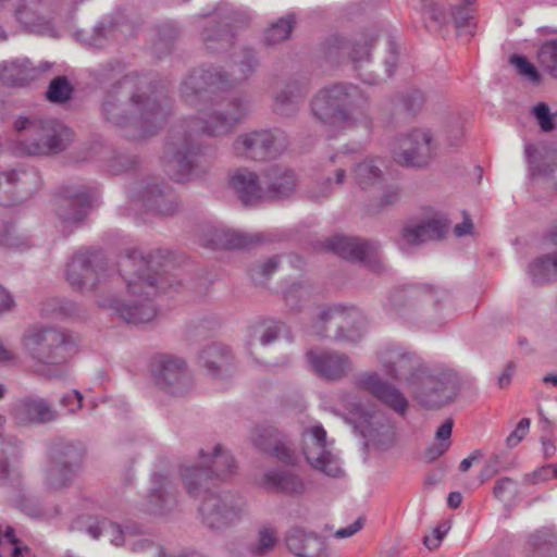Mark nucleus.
<instances>
[{
    "label": "nucleus",
    "mask_w": 557,
    "mask_h": 557,
    "mask_svg": "<svg viewBox=\"0 0 557 557\" xmlns=\"http://www.w3.org/2000/svg\"><path fill=\"white\" fill-rule=\"evenodd\" d=\"M257 66L255 52L245 48L240 59L234 62L231 73L214 66L196 69L189 73L181 85V96L190 106H203L198 115L189 121L193 132L207 136L226 135L247 117L249 104L245 98L220 99V92L247 79Z\"/></svg>",
    "instance_id": "obj_1"
},
{
    "label": "nucleus",
    "mask_w": 557,
    "mask_h": 557,
    "mask_svg": "<svg viewBox=\"0 0 557 557\" xmlns=\"http://www.w3.org/2000/svg\"><path fill=\"white\" fill-rule=\"evenodd\" d=\"M170 100L143 75L128 74L113 83L103 94L102 120L131 139L154 135L165 123Z\"/></svg>",
    "instance_id": "obj_2"
},
{
    "label": "nucleus",
    "mask_w": 557,
    "mask_h": 557,
    "mask_svg": "<svg viewBox=\"0 0 557 557\" xmlns=\"http://www.w3.org/2000/svg\"><path fill=\"white\" fill-rule=\"evenodd\" d=\"M164 267L165 258L160 251L156 256L149 253L146 257L135 248L127 249L119 261V271L125 280L129 296H144V300L134 299L123 302L120 299H113L110 307L129 324L151 321L157 314L151 298L169 286L168 280L157 271V268Z\"/></svg>",
    "instance_id": "obj_3"
},
{
    "label": "nucleus",
    "mask_w": 557,
    "mask_h": 557,
    "mask_svg": "<svg viewBox=\"0 0 557 557\" xmlns=\"http://www.w3.org/2000/svg\"><path fill=\"white\" fill-rule=\"evenodd\" d=\"M311 111L319 121L329 126H371L368 97L350 83H336L321 89L311 101Z\"/></svg>",
    "instance_id": "obj_4"
},
{
    "label": "nucleus",
    "mask_w": 557,
    "mask_h": 557,
    "mask_svg": "<svg viewBox=\"0 0 557 557\" xmlns=\"http://www.w3.org/2000/svg\"><path fill=\"white\" fill-rule=\"evenodd\" d=\"M391 300L397 314L407 321L441 323L449 295L441 287L412 284L395 290Z\"/></svg>",
    "instance_id": "obj_5"
},
{
    "label": "nucleus",
    "mask_w": 557,
    "mask_h": 557,
    "mask_svg": "<svg viewBox=\"0 0 557 557\" xmlns=\"http://www.w3.org/2000/svg\"><path fill=\"white\" fill-rule=\"evenodd\" d=\"M86 456L85 447L66 438H54L48 448V467L42 476V484L50 493L69 488L83 467Z\"/></svg>",
    "instance_id": "obj_6"
},
{
    "label": "nucleus",
    "mask_w": 557,
    "mask_h": 557,
    "mask_svg": "<svg viewBox=\"0 0 557 557\" xmlns=\"http://www.w3.org/2000/svg\"><path fill=\"white\" fill-rule=\"evenodd\" d=\"M15 128L18 132V150L29 156L58 153L72 139L71 131L54 120L20 119Z\"/></svg>",
    "instance_id": "obj_7"
},
{
    "label": "nucleus",
    "mask_w": 557,
    "mask_h": 557,
    "mask_svg": "<svg viewBox=\"0 0 557 557\" xmlns=\"http://www.w3.org/2000/svg\"><path fill=\"white\" fill-rule=\"evenodd\" d=\"M200 466H183L181 475L183 483L193 497L206 492L214 480H225L235 472L236 465L233 456L216 444L212 453L199 450Z\"/></svg>",
    "instance_id": "obj_8"
},
{
    "label": "nucleus",
    "mask_w": 557,
    "mask_h": 557,
    "mask_svg": "<svg viewBox=\"0 0 557 557\" xmlns=\"http://www.w3.org/2000/svg\"><path fill=\"white\" fill-rule=\"evenodd\" d=\"M23 343L29 355L44 364H63L76 351L73 336L52 326L29 329Z\"/></svg>",
    "instance_id": "obj_9"
},
{
    "label": "nucleus",
    "mask_w": 557,
    "mask_h": 557,
    "mask_svg": "<svg viewBox=\"0 0 557 557\" xmlns=\"http://www.w3.org/2000/svg\"><path fill=\"white\" fill-rule=\"evenodd\" d=\"M199 513L202 523L215 531H224L238 524L245 515L246 503L232 492L211 493L206 491Z\"/></svg>",
    "instance_id": "obj_10"
},
{
    "label": "nucleus",
    "mask_w": 557,
    "mask_h": 557,
    "mask_svg": "<svg viewBox=\"0 0 557 557\" xmlns=\"http://www.w3.org/2000/svg\"><path fill=\"white\" fill-rule=\"evenodd\" d=\"M166 174L176 182H185L193 175L199 156L193 133L183 125L171 129L165 145Z\"/></svg>",
    "instance_id": "obj_11"
},
{
    "label": "nucleus",
    "mask_w": 557,
    "mask_h": 557,
    "mask_svg": "<svg viewBox=\"0 0 557 557\" xmlns=\"http://www.w3.org/2000/svg\"><path fill=\"white\" fill-rule=\"evenodd\" d=\"M376 40L373 33H361L351 37L332 35L323 45V52L331 63H343L349 60L356 72L362 70L371 61V49Z\"/></svg>",
    "instance_id": "obj_12"
},
{
    "label": "nucleus",
    "mask_w": 557,
    "mask_h": 557,
    "mask_svg": "<svg viewBox=\"0 0 557 557\" xmlns=\"http://www.w3.org/2000/svg\"><path fill=\"white\" fill-rule=\"evenodd\" d=\"M199 16L210 17V26L201 32V40L205 48L211 52L228 50L234 45V29L247 20L245 14L228 4H220L212 13Z\"/></svg>",
    "instance_id": "obj_13"
},
{
    "label": "nucleus",
    "mask_w": 557,
    "mask_h": 557,
    "mask_svg": "<svg viewBox=\"0 0 557 557\" xmlns=\"http://www.w3.org/2000/svg\"><path fill=\"white\" fill-rule=\"evenodd\" d=\"M459 391V379L454 371L436 374L422 373L412 387L416 399L428 409L441 408L453 400Z\"/></svg>",
    "instance_id": "obj_14"
},
{
    "label": "nucleus",
    "mask_w": 557,
    "mask_h": 557,
    "mask_svg": "<svg viewBox=\"0 0 557 557\" xmlns=\"http://www.w3.org/2000/svg\"><path fill=\"white\" fill-rule=\"evenodd\" d=\"M151 373L156 385L171 396H184L193 387V379L186 361L172 355L153 359Z\"/></svg>",
    "instance_id": "obj_15"
},
{
    "label": "nucleus",
    "mask_w": 557,
    "mask_h": 557,
    "mask_svg": "<svg viewBox=\"0 0 557 557\" xmlns=\"http://www.w3.org/2000/svg\"><path fill=\"white\" fill-rule=\"evenodd\" d=\"M285 144L286 138L283 132L260 129L239 135L233 146L238 156L265 161L278 156Z\"/></svg>",
    "instance_id": "obj_16"
},
{
    "label": "nucleus",
    "mask_w": 557,
    "mask_h": 557,
    "mask_svg": "<svg viewBox=\"0 0 557 557\" xmlns=\"http://www.w3.org/2000/svg\"><path fill=\"white\" fill-rule=\"evenodd\" d=\"M107 269L103 255L99 251L79 250L67 263L66 280L76 290L84 287H95Z\"/></svg>",
    "instance_id": "obj_17"
},
{
    "label": "nucleus",
    "mask_w": 557,
    "mask_h": 557,
    "mask_svg": "<svg viewBox=\"0 0 557 557\" xmlns=\"http://www.w3.org/2000/svg\"><path fill=\"white\" fill-rule=\"evenodd\" d=\"M41 186V176L33 168L0 172V205L14 206L32 196Z\"/></svg>",
    "instance_id": "obj_18"
},
{
    "label": "nucleus",
    "mask_w": 557,
    "mask_h": 557,
    "mask_svg": "<svg viewBox=\"0 0 557 557\" xmlns=\"http://www.w3.org/2000/svg\"><path fill=\"white\" fill-rule=\"evenodd\" d=\"M351 312L342 306H333L320 312L314 322V332L320 337L334 338L337 342L357 343L362 334L359 329L351 327Z\"/></svg>",
    "instance_id": "obj_19"
},
{
    "label": "nucleus",
    "mask_w": 557,
    "mask_h": 557,
    "mask_svg": "<svg viewBox=\"0 0 557 557\" xmlns=\"http://www.w3.org/2000/svg\"><path fill=\"white\" fill-rule=\"evenodd\" d=\"M302 453L312 468L329 476L342 473L337 458L326 449V432L321 425L307 429L302 434Z\"/></svg>",
    "instance_id": "obj_20"
},
{
    "label": "nucleus",
    "mask_w": 557,
    "mask_h": 557,
    "mask_svg": "<svg viewBox=\"0 0 557 557\" xmlns=\"http://www.w3.org/2000/svg\"><path fill=\"white\" fill-rule=\"evenodd\" d=\"M379 356L385 374L396 381H404L411 388L424 372L419 357L399 347H387Z\"/></svg>",
    "instance_id": "obj_21"
},
{
    "label": "nucleus",
    "mask_w": 557,
    "mask_h": 557,
    "mask_svg": "<svg viewBox=\"0 0 557 557\" xmlns=\"http://www.w3.org/2000/svg\"><path fill=\"white\" fill-rule=\"evenodd\" d=\"M436 147L434 137L429 129L414 128L403 139L400 151L395 159L405 166L422 168L434 158Z\"/></svg>",
    "instance_id": "obj_22"
},
{
    "label": "nucleus",
    "mask_w": 557,
    "mask_h": 557,
    "mask_svg": "<svg viewBox=\"0 0 557 557\" xmlns=\"http://www.w3.org/2000/svg\"><path fill=\"white\" fill-rule=\"evenodd\" d=\"M252 445L287 466L297 463V456L287 436L272 424H258L250 434Z\"/></svg>",
    "instance_id": "obj_23"
},
{
    "label": "nucleus",
    "mask_w": 557,
    "mask_h": 557,
    "mask_svg": "<svg viewBox=\"0 0 557 557\" xmlns=\"http://www.w3.org/2000/svg\"><path fill=\"white\" fill-rule=\"evenodd\" d=\"M89 208L90 197L83 189L65 187L54 198V210L64 227L81 223Z\"/></svg>",
    "instance_id": "obj_24"
},
{
    "label": "nucleus",
    "mask_w": 557,
    "mask_h": 557,
    "mask_svg": "<svg viewBox=\"0 0 557 557\" xmlns=\"http://www.w3.org/2000/svg\"><path fill=\"white\" fill-rule=\"evenodd\" d=\"M357 386L369 392L376 399L399 414H405L408 409V400L394 385L383 381L377 373H363L358 376Z\"/></svg>",
    "instance_id": "obj_25"
},
{
    "label": "nucleus",
    "mask_w": 557,
    "mask_h": 557,
    "mask_svg": "<svg viewBox=\"0 0 557 557\" xmlns=\"http://www.w3.org/2000/svg\"><path fill=\"white\" fill-rule=\"evenodd\" d=\"M83 0H22L16 10V20L25 27L41 25L52 13L63 7H72Z\"/></svg>",
    "instance_id": "obj_26"
},
{
    "label": "nucleus",
    "mask_w": 557,
    "mask_h": 557,
    "mask_svg": "<svg viewBox=\"0 0 557 557\" xmlns=\"http://www.w3.org/2000/svg\"><path fill=\"white\" fill-rule=\"evenodd\" d=\"M307 358L314 373L329 381H338L351 370L349 358L335 351L309 350Z\"/></svg>",
    "instance_id": "obj_27"
},
{
    "label": "nucleus",
    "mask_w": 557,
    "mask_h": 557,
    "mask_svg": "<svg viewBox=\"0 0 557 557\" xmlns=\"http://www.w3.org/2000/svg\"><path fill=\"white\" fill-rule=\"evenodd\" d=\"M326 248L341 258L354 262H370L375 260L379 251V245L376 243L347 236H334L327 239Z\"/></svg>",
    "instance_id": "obj_28"
},
{
    "label": "nucleus",
    "mask_w": 557,
    "mask_h": 557,
    "mask_svg": "<svg viewBox=\"0 0 557 557\" xmlns=\"http://www.w3.org/2000/svg\"><path fill=\"white\" fill-rule=\"evenodd\" d=\"M265 200H282L294 194L297 176L288 168L274 165L262 172Z\"/></svg>",
    "instance_id": "obj_29"
},
{
    "label": "nucleus",
    "mask_w": 557,
    "mask_h": 557,
    "mask_svg": "<svg viewBox=\"0 0 557 557\" xmlns=\"http://www.w3.org/2000/svg\"><path fill=\"white\" fill-rule=\"evenodd\" d=\"M447 230L448 225L445 221L434 219L420 224H407L400 231L398 246L405 250L429 240H438L445 236Z\"/></svg>",
    "instance_id": "obj_30"
},
{
    "label": "nucleus",
    "mask_w": 557,
    "mask_h": 557,
    "mask_svg": "<svg viewBox=\"0 0 557 557\" xmlns=\"http://www.w3.org/2000/svg\"><path fill=\"white\" fill-rule=\"evenodd\" d=\"M13 417L18 424H45L54 421L57 411L42 398L24 397L13 407Z\"/></svg>",
    "instance_id": "obj_31"
},
{
    "label": "nucleus",
    "mask_w": 557,
    "mask_h": 557,
    "mask_svg": "<svg viewBox=\"0 0 557 557\" xmlns=\"http://www.w3.org/2000/svg\"><path fill=\"white\" fill-rule=\"evenodd\" d=\"M230 186L245 206L257 205L265 200L262 176L246 169L237 170L230 178Z\"/></svg>",
    "instance_id": "obj_32"
},
{
    "label": "nucleus",
    "mask_w": 557,
    "mask_h": 557,
    "mask_svg": "<svg viewBox=\"0 0 557 557\" xmlns=\"http://www.w3.org/2000/svg\"><path fill=\"white\" fill-rule=\"evenodd\" d=\"M138 199L147 210L161 215H172L178 209L176 196L172 189L156 183L145 186Z\"/></svg>",
    "instance_id": "obj_33"
},
{
    "label": "nucleus",
    "mask_w": 557,
    "mask_h": 557,
    "mask_svg": "<svg viewBox=\"0 0 557 557\" xmlns=\"http://www.w3.org/2000/svg\"><path fill=\"white\" fill-rule=\"evenodd\" d=\"M23 442L17 437L10 436L3 443L0 450V486L12 491H17L22 486V471L16 467H11L8 462L5 454L13 459H21L23 455Z\"/></svg>",
    "instance_id": "obj_34"
},
{
    "label": "nucleus",
    "mask_w": 557,
    "mask_h": 557,
    "mask_svg": "<svg viewBox=\"0 0 557 557\" xmlns=\"http://www.w3.org/2000/svg\"><path fill=\"white\" fill-rule=\"evenodd\" d=\"M199 360L213 377H226L233 372V355L225 345L218 343L209 345L201 351Z\"/></svg>",
    "instance_id": "obj_35"
},
{
    "label": "nucleus",
    "mask_w": 557,
    "mask_h": 557,
    "mask_svg": "<svg viewBox=\"0 0 557 557\" xmlns=\"http://www.w3.org/2000/svg\"><path fill=\"white\" fill-rule=\"evenodd\" d=\"M259 485L268 492L301 495L305 483L299 475L288 470L272 469L260 479Z\"/></svg>",
    "instance_id": "obj_36"
},
{
    "label": "nucleus",
    "mask_w": 557,
    "mask_h": 557,
    "mask_svg": "<svg viewBox=\"0 0 557 557\" xmlns=\"http://www.w3.org/2000/svg\"><path fill=\"white\" fill-rule=\"evenodd\" d=\"M152 483L153 487L148 494L146 510L154 515L171 511L176 505V496L172 491L169 478L161 473H154Z\"/></svg>",
    "instance_id": "obj_37"
},
{
    "label": "nucleus",
    "mask_w": 557,
    "mask_h": 557,
    "mask_svg": "<svg viewBox=\"0 0 557 557\" xmlns=\"http://www.w3.org/2000/svg\"><path fill=\"white\" fill-rule=\"evenodd\" d=\"M285 541L287 548L299 557L320 556L325 549L324 541L320 536L298 528L292 529Z\"/></svg>",
    "instance_id": "obj_38"
},
{
    "label": "nucleus",
    "mask_w": 557,
    "mask_h": 557,
    "mask_svg": "<svg viewBox=\"0 0 557 557\" xmlns=\"http://www.w3.org/2000/svg\"><path fill=\"white\" fill-rule=\"evenodd\" d=\"M307 91V87L297 81L285 84L274 96V111L283 116L293 115L298 111Z\"/></svg>",
    "instance_id": "obj_39"
},
{
    "label": "nucleus",
    "mask_w": 557,
    "mask_h": 557,
    "mask_svg": "<svg viewBox=\"0 0 557 557\" xmlns=\"http://www.w3.org/2000/svg\"><path fill=\"white\" fill-rule=\"evenodd\" d=\"M39 73V70L29 60L22 59L4 62L0 78L8 85L24 86L35 81Z\"/></svg>",
    "instance_id": "obj_40"
},
{
    "label": "nucleus",
    "mask_w": 557,
    "mask_h": 557,
    "mask_svg": "<svg viewBox=\"0 0 557 557\" xmlns=\"http://www.w3.org/2000/svg\"><path fill=\"white\" fill-rule=\"evenodd\" d=\"M260 240L259 235H247L236 231L213 230L205 246L212 249L248 248Z\"/></svg>",
    "instance_id": "obj_41"
},
{
    "label": "nucleus",
    "mask_w": 557,
    "mask_h": 557,
    "mask_svg": "<svg viewBox=\"0 0 557 557\" xmlns=\"http://www.w3.org/2000/svg\"><path fill=\"white\" fill-rule=\"evenodd\" d=\"M382 161L375 158H369L356 164L354 168L355 183L361 189L371 188L383 181Z\"/></svg>",
    "instance_id": "obj_42"
},
{
    "label": "nucleus",
    "mask_w": 557,
    "mask_h": 557,
    "mask_svg": "<svg viewBox=\"0 0 557 557\" xmlns=\"http://www.w3.org/2000/svg\"><path fill=\"white\" fill-rule=\"evenodd\" d=\"M354 150H343L336 152L330 158L331 163L335 166L333 170L334 180L327 177L324 187L320 195H314L315 198L320 196L325 197L332 193V185L342 186L347 177V169L351 165L350 153Z\"/></svg>",
    "instance_id": "obj_43"
},
{
    "label": "nucleus",
    "mask_w": 557,
    "mask_h": 557,
    "mask_svg": "<svg viewBox=\"0 0 557 557\" xmlns=\"http://www.w3.org/2000/svg\"><path fill=\"white\" fill-rule=\"evenodd\" d=\"M528 272L535 284L557 278V252L534 260L529 265Z\"/></svg>",
    "instance_id": "obj_44"
},
{
    "label": "nucleus",
    "mask_w": 557,
    "mask_h": 557,
    "mask_svg": "<svg viewBox=\"0 0 557 557\" xmlns=\"http://www.w3.org/2000/svg\"><path fill=\"white\" fill-rule=\"evenodd\" d=\"M30 247L29 238L16 231L13 223L0 222V248L23 251Z\"/></svg>",
    "instance_id": "obj_45"
},
{
    "label": "nucleus",
    "mask_w": 557,
    "mask_h": 557,
    "mask_svg": "<svg viewBox=\"0 0 557 557\" xmlns=\"http://www.w3.org/2000/svg\"><path fill=\"white\" fill-rule=\"evenodd\" d=\"M423 5V18L428 28L441 29L448 22V14L445 11L442 0H421Z\"/></svg>",
    "instance_id": "obj_46"
},
{
    "label": "nucleus",
    "mask_w": 557,
    "mask_h": 557,
    "mask_svg": "<svg viewBox=\"0 0 557 557\" xmlns=\"http://www.w3.org/2000/svg\"><path fill=\"white\" fill-rule=\"evenodd\" d=\"M295 23L296 20L294 14H288L285 17L278 18L264 32V44L267 46H273L286 40L290 36Z\"/></svg>",
    "instance_id": "obj_47"
},
{
    "label": "nucleus",
    "mask_w": 557,
    "mask_h": 557,
    "mask_svg": "<svg viewBox=\"0 0 557 557\" xmlns=\"http://www.w3.org/2000/svg\"><path fill=\"white\" fill-rule=\"evenodd\" d=\"M539 64L542 70L557 78V39L546 40L537 52Z\"/></svg>",
    "instance_id": "obj_48"
},
{
    "label": "nucleus",
    "mask_w": 557,
    "mask_h": 557,
    "mask_svg": "<svg viewBox=\"0 0 557 557\" xmlns=\"http://www.w3.org/2000/svg\"><path fill=\"white\" fill-rule=\"evenodd\" d=\"M73 87L65 76L54 77L48 87L46 97L50 102L64 103L71 99Z\"/></svg>",
    "instance_id": "obj_49"
},
{
    "label": "nucleus",
    "mask_w": 557,
    "mask_h": 557,
    "mask_svg": "<svg viewBox=\"0 0 557 557\" xmlns=\"http://www.w3.org/2000/svg\"><path fill=\"white\" fill-rule=\"evenodd\" d=\"M178 35L180 30L173 23H163L158 27L154 50L159 57L171 51L172 42Z\"/></svg>",
    "instance_id": "obj_50"
},
{
    "label": "nucleus",
    "mask_w": 557,
    "mask_h": 557,
    "mask_svg": "<svg viewBox=\"0 0 557 557\" xmlns=\"http://www.w3.org/2000/svg\"><path fill=\"white\" fill-rule=\"evenodd\" d=\"M276 541V531L272 528L263 527L259 530L257 543L250 545L249 553L253 557H263L274 548Z\"/></svg>",
    "instance_id": "obj_51"
},
{
    "label": "nucleus",
    "mask_w": 557,
    "mask_h": 557,
    "mask_svg": "<svg viewBox=\"0 0 557 557\" xmlns=\"http://www.w3.org/2000/svg\"><path fill=\"white\" fill-rule=\"evenodd\" d=\"M103 536L108 537L115 546H122L126 542V537L133 534V529L129 527H121L119 523L103 519Z\"/></svg>",
    "instance_id": "obj_52"
},
{
    "label": "nucleus",
    "mask_w": 557,
    "mask_h": 557,
    "mask_svg": "<svg viewBox=\"0 0 557 557\" xmlns=\"http://www.w3.org/2000/svg\"><path fill=\"white\" fill-rule=\"evenodd\" d=\"M463 1V4L457 5L450 12V17L453 18L457 28L468 26L470 21L473 18L474 8L472 5L476 0Z\"/></svg>",
    "instance_id": "obj_53"
},
{
    "label": "nucleus",
    "mask_w": 557,
    "mask_h": 557,
    "mask_svg": "<svg viewBox=\"0 0 557 557\" xmlns=\"http://www.w3.org/2000/svg\"><path fill=\"white\" fill-rule=\"evenodd\" d=\"M532 113L539 122L541 129L545 133L552 132L555 128L553 115L550 114L549 107L545 102H539L532 108Z\"/></svg>",
    "instance_id": "obj_54"
},
{
    "label": "nucleus",
    "mask_w": 557,
    "mask_h": 557,
    "mask_svg": "<svg viewBox=\"0 0 557 557\" xmlns=\"http://www.w3.org/2000/svg\"><path fill=\"white\" fill-rule=\"evenodd\" d=\"M516 487L517 483L512 479L505 476L496 481L493 493L497 499L506 502L513 497Z\"/></svg>",
    "instance_id": "obj_55"
},
{
    "label": "nucleus",
    "mask_w": 557,
    "mask_h": 557,
    "mask_svg": "<svg viewBox=\"0 0 557 557\" xmlns=\"http://www.w3.org/2000/svg\"><path fill=\"white\" fill-rule=\"evenodd\" d=\"M510 62L517 67L518 72L525 75L533 82H539L540 75L535 66L523 55H512Z\"/></svg>",
    "instance_id": "obj_56"
},
{
    "label": "nucleus",
    "mask_w": 557,
    "mask_h": 557,
    "mask_svg": "<svg viewBox=\"0 0 557 557\" xmlns=\"http://www.w3.org/2000/svg\"><path fill=\"white\" fill-rule=\"evenodd\" d=\"M137 160L133 156L117 154L109 164L110 171L114 174L132 170L136 166Z\"/></svg>",
    "instance_id": "obj_57"
},
{
    "label": "nucleus",
    "mask_w": 557,
    "mask_h": 557,
    "mask_svg": "<svg viewBox=\"0 0 557 557\" xmlns=\"http://www.w3.org/2000/svg\"><path fill=\"white\" fill-rule=\"evenodd\" d=\"M530 419L522 418L516 429L507 436L506 444L509 448L516 447L527 435L530 428Z\"/></svg>",
    "instance_id": "obj_58"
},
{
    "label": "nucleus",
    "mask_w": 557,
    "mask_h": 557,
    "mask_svg": "<svg viewBox=\"0 0 557 557\" xmlns=\"http://www.w3.org/2000/svg\"><path fill=\"white\" fill-rule=\"evenodd\" d=\"M424 103V96L420 90H412L404 97V106L407 111L416 113Z\"/></svg>",
    "instance_id": "obj_59"
},
{
    "label": "nucleus",
    "mask_w": 557,
    "mask_h": 557,
    "mask_svg": "<svg viewBox=\"0 0 557 557\" xmlns=\"http://www.w3.org/2000/svg\"><path fill=\"white\" fill-rule=\"evenodd\" d=\"M307 294L306 288L298 283H294L285 293L284 299L290 308H296L298 300Z\"/></svg>",
    "instance_id": "obj_60"
},
{
    "label": "nucleus",
    "mask_w": 557,
    "mask_h": 557,
    "mask_svg": "<svg viewBox=\"0 0 557 557\" xmlns=\"http://www.w3.org/2000/svg\"><path fill=\"white\" fill-rule=\"evenodd\" d=\"M450 444L451 443L437 442V443L430 445L424 451V458L429 462L436 460L437 458H440L442 455H444L448 450V448L450 447Z\"/></svg>",
    "instance_id": "obj_61"
},
{
    "label": "nucleus",
    "mask_w": 557,
    "mask_h": 557,
    "mask_svg": "<svg viewBox=\"0 0 557 557\" xmlns=\"http://www.w3.org/2000/svg\"><path fill=\"white\" fill-rule=\"evenodd\" d=\"M553 470H554L553 463L543 466V467L536 469L535 471H533L529 475V480L533 484L539 483V482L548 481L549 479L554 478V471Z\"/></svg>",
    "instance_id": "obj_62"
},
{
    "label": "nucleus",
    "mask_w": 557,
    "mask_h": 557,
    "mask_svg": "<svg viewBox=\"0 0 557 557\" xmlns=\"http://www.w3.org/2000/svg\"><path fill=\"white\" fill-rule=\"evenodd\" d=\"M399 190L395 187H389L382 194L377 203V209L383 210L389 206L395 205L399 200Z\"/></svg>",
    "instance_id": "obj_63"
},
{
    "label": "nucleus",
    "mask_w": 557,
    "mask_h": 557,
    "mask_svg": "<svg viewBox=\"0 0 557 557\" xmlns=\"http://www.w3.org/2000/svg\"><path fill=\"white\" fill-rule=\"evenodd\" d=\"M82 400H83V397H82L81 393L77 391H72L71 393L65 394L61 398V404L63 406L69 407V410L71 412H75L77 409H79L82 407Z\"/></svg>",
    "instance_id": "obj_64"
}]
</instances>
